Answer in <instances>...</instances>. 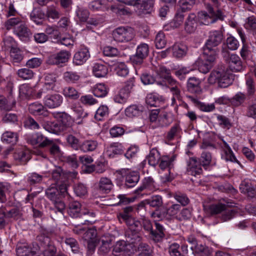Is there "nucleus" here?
<instances>
[{"instance_id": "1", "label": "nucleus", "mask_w": 256, "mask_h": 256, "mask_svg": "<svg viewBox=\"0 0 256 256\" xmlns=\"http://www.w3.org/2000/svg\"><path fill=\"white\" fill-rule=\"evenodd\" d=\"M66 190L67 188L66 184L60 185L59 188L55 186L51 185L45 190L46 198L54 203V208L62 214L66 206L60 198L66 192Z\"/></svg>"}, {"instance_id": "2", "label": "nucleus", "mask_w": 256, "mask_h": 256, "mask_svg": "<svg viewBox=\"0 0 256 256\" xmlns=\"http://www.w3.org/2000/svg\"><path fill=\"white\" fill-rule=\"evenodd\" d=\"M234 80V76L232 74L224 69L218 68L211 72L208 82L210 84L217 82L219 87L226 88L232 83Z\"/></svg>"}, {"instance_id": "3", "label": "nucleus", "mask_w": 256, "mask_h": 256, "mask_svg": "<svg viewBox=\"0 0 256 256\" xmlns=\"http://www.w3.org/2000/svg\"><path fill=\"white\" fill-rule=\"evenodd\" d=\"M208 13L201 11L198 13V18L201 22L205 25L214 22L217 20H223L224 16L219 10H214L210 4L207 6Z\"/></svg>"}, {"instance_id": "4", "label": "nucleus", "mask_w": 256, "mask_h": 256, "mask_svg": "<svg viewBox=\"0 0 256 256\" xmlns=\"http://www.w3.org/2000/svg\"><path fill=\"white\" fill-rule=\"evenodd\" d=\"M218 54L213 50L211 52L204 50L203 59L198 64V70L203 74L208 73L216 64Z\"/></svg>"}, {"instance_id": "5", "label": "nucleus", "mask_w": 256, "mask_h": 256, "mask_svg": "<svg viewBox=\"0 0 256 256\" xmlns=\"http://www.w3.org/2000/svg\"><path fill=\"white\" fill-rule=\"evenodd\" d=\"M112 35L114 40L124 42L132 40L134 37V32L131 28L119 27L113 30Z\"/></svg>"}, {"instance_id": "6", "label": "nucleus", "mask_w": 256, "mask_h": 256, "mask_svg": "<svg viewBox=\"0 0 256 256\" xmlns=\"http://www.w3.org/2000/svg\"><path fill=\"white\" fill-rule=\"evenodd\" d=\"M118 2L135 7L140 14L149 12L154 4L152 0H118Z\"/></svg>"}, {"instance_id": "7", "label": "nucleus", "mask_w": 256, "mask_h": 256, "mask_svg": "<svg viewBox=\"0 0 256 256\" xmlns=\"http://www.w3.org/2000/svg\"><path fill=\"white\" fill-rule=\"evenodd\" d=\"M223 38L224 36L220 30L210 32L204 50H207L210 52L214 50L218 54V50L216 47L221 43Z\"/></svg>"}, {"instance_id": "8", "label": "nucleus", "mask_w": 256, "mask_h": 256, "mask_svg": "<svg viewBox=\"0 0 256 256\" xmlns=\"http://www.w3.org/2000/svg\"><path fill=\"white\" fill-rule=\"evenodd\" d=\"M39 246L36 244H18L16 252L18 256H38Z\"/></svg>"}, {"instance_id": "9", "label": "nucleus", "mask_w": 256, "mask_h": 256, "mask_svg": "<svg viewBox=\"0 0 256 256\" xmlns=\"http://www.w3.org/2000/svg\"><path fill=\"white\" fill-rule=\"evenodd\" d=\"M149 54V46L148 44L142 43L138 45L135 54L132 56L130 60L134 65H140L143 63Z\"/></svg>"}, {"instance_id": "10", "label": "nucleus", "mask_w": 256, "mask_h": 256, "mask_svg": "<svg viewBox=\"0 0 256 256\" xmlns=\"http://www.w3.org/2000/svg\"><path fill=\"white\" fill-rule=\"evenodd\" d=\"M132 254V244H128L124 240H120L114 245L112 254L114 256H120L123 254L130 255Z\"/></svg>"}, {"instance_id": "11", "label": "nucleus", "mask_w": 256, "mask_h": 256, "mask_svg": "<svg viewBox=\"0 0 256 256\" xmlns=\"http://www.w3.org/2000/svg\"><path fill=\"white\" fill-rule=\"evenodd\" d=\"M27 140L31 144L38 145L40 148L48 146L50 140L40 133H36L29 136Z\"/></svg>"}, {"instance_id": "12", "label": "nucleus", "mask_w": 256, "mask_h": 256, "mask_svg": "<svg viewBox=\"0 0 256 256\" xmlns=\"http://www.w3.org/2000/svg\"><path fill=\"white\" fill-rule=\"evenodd\" d=\"M70 54L68 51H60V52L50 56L48 60L50 64L58 65L67 62L70 58Z\"/></svg>"}, {"instance_id": "13", "label": "nucleus", "mask_w": 256, "mask_h": 256, "mask_svg": "<svg viewBox=\"0 0 256 256\" xmlns=\"http://www.w3.org/2000/svg\"><path fill=\"white\" fill-rule=\"evenodd\" d=\"M126 242L128 244L135 245L142 240V236L139 230L128 228L126 232Z\"/></svg>"}, {"instance_id": "14", "label": "nucleus", "mask_w": 256, "mask_h": 256, "mask_svg": "<svg viewBox=\"0 0 256 256\" xmlns=\"http://www.w3.org/2000/svg\"><path fill=\"white\" fill-rule=\"evenodd\" d=\"M62 100V97L59 94H48L47 97L43 100V102L45 106L54 108L60 106Z\"/></svg>"}, {"instance_id": "15", "label": "nucleus", "mask_w": 256, "mask_h": 256, "mask_svg": "<svg viewBox=\"0 0 256 256\" xmlns=\"http://www.w3.org/2000/svg\"><path fill=\"white\" fill-rule=\"evenodd\" d=\"M70 109L73 112L74 118L78 124L82 123V119L86 117L87 112H85L84 109L79 103L74 102L70 106Z\"/></svg>"}, {"instance_id": "16", "label": "nucleus", "mask_w": 256, "mask_h": 256, "mask_svg": "<svg viewBox=\"0 0 256 256\" xmlns=\"http://www.w3.org/2000/svg\"><path fill=\"white\" fill-rule=\"evenodd\" d=\"M14 34L22 41H28L32 37V33L24 24H20L14 30Z\"/></svg>"}, {"instance_id": "17", "label": "nucleus", "mask_w": 256, "mask_h": 256, "mask_svg": "<svg viewBox=\"0 0 256 256\" xmlns=\"http://www.w3.org/2000/svg\"><path fill=\"white\" fill-rule=\"evenodd\" d=\"M90 54L88 48H84L76 52L74 56L73 62L77 66L84 64L89 58Z\"/></svg>"}, {"instance_id": "18", "label": "nucleus", "mask_w": 256, "mask_h": 256, "mask_svg": "<svg viewBox=\"0 0 256 256\" xmlns=\"http://www.w3.org/2000/svg\"><path fill=\"white\" fill-rule=\"evenodd\" d=\"M202 170L201 166L197 162L196 158H192L188 162L187 172L188 174L196 176L202 174Z\"/></svg>"}, {"instance_id": "19", "label": "nucleus", "mask_w": 256, "mask_h": 256, "mask_svg": "<svg viewBox=\"0 0 256 256\" xmlns=\"http://www.w3.org/2000/svg\"><path fill=\"white\" fill-rule=\"evenodd\" d=\"M42 126L48 132L58 134L62 131V128L60 126L59 121L50 122L44 120L42 124Z\"/></svg>"}, {"instance_id": "20", "label": "nucleus", "mask_w": 256, "mask_h": 256, "mask_svg": "<svg viewBox=\"0 0 256 256\" xmlns=\"http://www.w3.org/2000/svg\"><path fill=\"white\" fill-rule=\"evenodd\" d=\"M170 48H172V55L175 58H182L187 53L188 47L184 43L176 42Z\"/></svg>"}, {"instance_id": "21", "label": "nucleus", "mask_w": 256, "mask_h": 256, "mask_svg": "<svg viewBox=\"0 0 256 256\" xmlns=\"http://www.w3.org/2000/svg\"><path fill=\"white\" fill-rule=\"evenodd\" d=\"M124 152V148L119 142H113L107 146L106 154L110 158H112L116 154H121Z\"/></svg>"}, {"instance_id": "22", "label": "nucleus", "mask_w": 256, "mask_h": 256, "mask_svg": "<svg viewBox=\"0 0 256 256\" xmlns=\"http://www.w3.org/2000/svg\"><path fill=\"white\" fill-rule=\"evenodd\" d=\"M228 64L230 68L233 72H240L243 68L242 62L240 58L235 54L230 55Z\"/></svg>"}, {"instance_id": "23", "label": "nucleus", "mask_w": 256, "mask_h": 256, "mask_svg": "<svg viewBox=\"0 0 256 256\" xmlns=\"http://www.w3.org/2000/svg\"><path fill=\"white\" fill-rule=\"evenodd\" d=\"M197 27L196 16L195 14L190 13L188 14L184 24V30L188 33L195 32Z\"/></svg>"}, {"instance_id": "24", "label": "nucleus", "mask_w": 256, "mask_h": 256, "mask_svg": "<svg viewBox=\"0 0 256 256\" xmlns=\"http://www.w3.org/2000/svg\"><path fill=\"white\" fill-rule=\"evenodd\" d=\"M30 112L34 115H41L44 117H47L49 112L43 105L40 104L33 103L28 107Z\"/></svg>"}, {"instance_id": "25", "label": "nucleus", "mask_w": 256, "mask_h": 256, "mask_svg": "<svg viewBox=\"0 0 256 256\" xmlns=\"http://www.w3.org/2000/svg\"><path fill=\"white\" fill-rule=\"evenodd\" d=\"M201 81L196 77H190L187 83V88L189 92L194 94H200L202 89L200 86Z\"/></svg>"}, {"instance_id": "26", "label": "nucleus", "mask_w": 256, "mask_h": 256, "mask_svg": "<svg viewBox=\"0 0 256 256\" xmlns=\"http://www.w3.org/2000/svg\"><path fill=\"white\" fill-rule=\"evenodd\" d=\"M156 74L160 78L165 80L170 84H174L176 81L174 80L171 76L170 70L164 66H160L156 70Z\"/></svg>"}, {"instance_id": "27", "label": "nucleus", "mask_w": 256, "mask_h": 256, "mask_svg": "<svg viewBox=\"0 0 256 256\" xmlns=\"http://www.w3.org/2000/svg\"><path fill=\"white\" fill-rule=\"evenodd\" d=\"M146 102L148 105L150 106L160 107L164 103V100L161 96L150 94L146 98Z\"/></svg>"}, {"instance_id": "28", "label": "nucleus", "mask_w": 256, "mask_h": 256, "mask_svg": "<svg viewBox=\"0 0 256 256\" xmlns=\"http://www.w3.org/2000/svg\"><path fill=\"white\" fill-rule=\"evenodd\" d=\"M81 204L78 201H73L69 203L67 209L68 214L72 218L80 216Z\"/></svg>"}, {"instance_id": "29", "label": "nucleus", "mask_w": 256, "mask_h": 256, "mask_svg": "<svg viewBox=\"0 0 256 256\" xmlns=\"http://www.w3.org/2000/svg\"><path fill=\"white\" fill-rule=\"evenodd\" d=\"M92 72L96 77H105L108 73V68L104 64L96 63L93 66Z\"/></svg>"}, {"instance_id": "30", "label": "nucleus", "mask_w": 256, "mask_h": 256, "mask_svg": "<svg viewBox=\"0 0 256 256\" xmlns=\"http://www.w3.org/2000/svg\"><path fill=\"white\" fill-rule=\"evenodd\" d=\"M156 189V182L151 176L144 178L142 180V184L138 188L137 191L146 190L148 191H154Z\"/></svg>"}, {"instance_id": "31", "label": "nucleus", "mask_w": 256, "mask_h": 256, "mask_svg": "<svg viewBox=\"0 0 256 256\" xmlns=\"http://www.w3.org/2000/svg\"><path fill=\"white\" fill-rule=\"evenodd\" d=\"M226 205L219 202L210 204L208 207L204 206V208L208 213L211 215H214L222 212L226 208Z\"/></svg>"}, {"instance_id": "32", "label": "nucleus", "mask_w": 256, "mask_h": 256, "mask_svg": "<svg viewBox=\"0 0 256 256\" xmlns=\"http://www.w3.org/2000/svg\"><path fill=\"white\" fill-rule=\"evenodd\" d=\"M140 176L138 172H132L126 174L125 184L128 188L134 186L138 182Z\"/></svg>"}, {"instance_id": "33", "label": "nucleus", "mask_w": 256, "mask_h": 256, "mask_svg": "<svg viewBox=\"0 0 256 256\" xmlns=\"http://www.w3.org/2000/svg\"><path fill=\"white\" fill-rule=\"evenodd\" d=\"M192 251L194 254L199 256H210L212 253L210 248L202 244H198L194 248H192Z\"/></svg>"}, {"instance_id": "34", "label": "nucleus", "mask_w": 256, "mask_h": 256, "mask_svg": "<svg viewBox=\"0 0 256 256\" xmlns=\"http://www.w3.org/2000/svg\"><path fill=\"white\" fill-rule=\"evenodd\" d=\"M18 138V134L16 132L6 131L2 134V140L3 142L14 145L17 142Z\"/></svg>"}, {"instance_id": "35", "label": "nucleus", "mask_w": 256, "mask_h": 256, "mask_svg": "<svg viewBox=\"0 0 256 256\" xmlns=\"http://www.w3.org/2000/svg\"><path fill=\"white\" fill-rule=\"evenodd\" d=\"M156 230H153L152 239L155 242H159L162 240L164 236V228L163 226L158 222H155Z\"/></svg>"}, {"instance_id": "36", "label": "nucleus", "mask_w": 256, "mask_h": 256, "mask_svg": "<svg viewBox=\"0 0 256 256\" xmlns=\"http://www.w3.org/2000/svg\"><path fill=\"white\" fill-rule=\"evenodd\" d=\"M146 204L156 209L160 208L163 204V200L160 195H154L150 198L145 200Z\"/></svg>"}, {"instance_id": "37", "label": "nucleus", "mask_w": 256, "mask_h": 256, "mask_svg": "<svg viewBox=\"0 0 256 256\" xmlns=\"http://www.w3.org/2000/svg\"><path fill=\"white\" fill-rule=\"evenodd\" d=\"M98 146V143L96 140H86L81 144L80 150L84 152H92L95 150Z\"/></svg>"}, {"instance_id": "38", "label": "nucleus", "mask_w": 256, "mask_h": 256, "mask_svg": "<svg viewBox=\"0 0 256 256\" xmlns=\"http://www.w3.org/2000/svg\"><path fill=\"white\" fill-rule=\"evenodd\" d=\"M99 190L103 192L108 193L112 188L111 180L107 178H102L99 182Z\"/></svg>"}, {"instance_id": "39", "label": "nucleus", "mask_w": 256, "mask_h": 256, "mask_svg": "<svg viewBox=\"0 0 256 256\" xmlns=\"http://www.w3.org/2000/svg\"><path fill=\"white\" fill-rule=\"evenodd\" d=\"M246 98V95L241 92L236 94L230 98V104L234 106H239L243 104Z\"/></svg>"}, {"instance_id": "40", "label": "nucleus", "mask_w": 256, "mask_h": 256, "mask_svg": "<svg viewBox=\"0 0 256 256\" xmlns=\"http://www.w3.org/2000/svg\"><path fill=\"white\" fill-rule=\"evenodd\" d=\"M142 112V106L136 105H132L128 107L125 110L126 115L129 118H134L139 116Z\"/></svg>"}, {"instance_id": "41", "label": "nucleus", "mask_w": 256, "mask_h": 256, "mask_svg": "<svg viewBox=\"0 0 256 256\" xmlns=\"http://www.w3.org/2000/svg\"><path fill=\"white\" fill-rule=\"evenodd\" d=\"M14 158L16 160L26 163L30 159V154L28 150H20L14 153Z\"/></svg>"}, {"instance_id": "42", "label": "nucleus", "mask_w": 256, "mask_h": 256, "mask_svg": "<svg viewBox=\"0 0 256 256\" xmlns=\"http://www.w3.org/2000/svg\"><path fill=\"white\" fill-rule=\"evenodd\" d=\"M166 212L168 216V218H176L177 219L178 214L180 212L181 206L178 204H172L170 206H166Z\"/></svg>"}, {"instance_id": "43", "label": "nucleus", "mask_w": 256, "mask_h": 256, "mask_svg": "<svg viewBox=\"0 0 256 256\" xmlns=\"http://www.w3.org/2000/svg\"><path fill=\"white\" fill-rule=\"evenodd\" d=\"M132 254L137 251H140V252H149L150 254H152V252L150 246L146 243L142 242V241L136 244L132 245Z\"/></svg>"}, {"instance_id": "44", "label": "nucleus", "mask_w": 256, "mask_h": 256, "mask_svg": "<svg viewBox=\"0 0 256 256\" xmlns=\"http://www.w3.org/2000/svg\"><path fill=\"white\" fill-rule=\"evenodd\" d=\"M160 155L156 150L152 149L147 156L148 162L152 166H156L159 162L160 160Z\"/></svg>"}, {"instance_id": "45", "label": "nucleus", "mask_w": 256, "mask_h": 256, "mask_svg": "<svg viewBox=\"0 0 256 256\" xmlns=\"http://www.w3.org/2000/svg\"><path fill=\"white\" fill-rule=\"evenodd\" d=\"M31 20L37 24H42L44 14L40 10L34 9L30 14Z\"/></svg>"}, {"instance_id": "46", "label": "nucleus", "mask_w": 256, "mask_h": 256, "mask_svg": "<svg viewBox=\"0 0 256 256\" xmlns=\"http://www.w3.org/2000/svg\"><path fill=\"white\" fill-rule=\"evenodd\" d=\"M174 156L170 157L168 156H163L160 158L159 166L161 169L164 170L166 168H170L173 165L172 162L175 160Z\"/></svg>"}, {"instance_id": "47", "label": "nucleus", "mask_w": 256, "mask_h": 256, "mask_svg": "<svg viewBox=\"0 0 256 256\" xmlns=\"http://www.w3.org/2000/svg\"><path fill=\"white\" fill-rule=\"evenodd\" d=\"M150 216L152 218H156L158 220L169 219L166 212V208L156 209L151 213Z\"/></svg>"}, {"instance_id": "48", "label": "nucleus", "mask_w": 256, "mask_h": 256, "mask_svg": "<svg viewBox=\"0 0 256 256\" xmlns=\"http://www.w3.org/2000/svg\"><path fill=\"white\" fill-rule=\"evenodd\" d=\"M63 94L66 97L72 100H76L80 96L79 92L73 87L67 86L63 90Z\"/></svg>"}, {"instance_id": "49", "label": "nucleus", "mask_w": 256, "mask_h": 256, "mask_svg": "<svg viewBox=\"0 0 256 256\" xmlns=\"http://www.w3.org/2000/svg\"><path fill=\"white\" fill-rule=\"evenodd\" d=\"M114 70L116 74L120 76H126L128 74V70L126 66L123 62L115 64Z\"/></svg>"}, {"instance_id": "50", "label": "nucleus", "mask_w": 256, "mask_h": 256, "mask_svg": "<svg viewBox=\"0 0 256 256\" xmlns=\"http://www.w3.org/2000/svg\"><path fill=\"white\" fill-rule=\"evenodd\" d=\"M238 212L236 208H231L228 205H226V208L222 212V219L224 221H227L232 218Z\"/></svg>"}, {"instance_id": "51", "label": "nucleus", "mask_w": 256, "mask_h": 256, "mask_svg": "<svg viewBox=\"0 0 256 256\" xmlns=\"http://www.w3.org/2000/svg\"><path fill=\"white\" fill-rule=\"evenodd\" d=\"M61 127L62 128V131H65L68 128H70L72 124V120L70 116L66 114H64L60 117L59 121Z\"/></svg>"}, {"instance_id": "52", "label": "nucleus", "mask_w": 256, "mask_h": 256, "mask_svg": "<svg viewBox=\"0 0 256 256\" xmlns=\"http://www.w3.org/2000/svg\"><path fill=\"white\" fill-rule=\"evenodd\" d=\"M107 93L108 90L106 86L102 84H96L93 90V94L96 97H104L106 95Z\"/></svg>"}, {"instance_id": "53", "label": "nucleus", "mask_w": 256, "mask_h": 256, "mask_svg": "<svg viewBox=\"0 0 256 256\" xmlns=\"http://www.w3.org/2000/svg\"><path fill=\"white\" fill-rule=\"evenodd\" d=\"M109 114L108 108L106 106L102 105L100 106L96 111L94 118L98 120H101L106 116H108Z\"/></svg>"}, {"instance_id": "54", "label": "nucleus", "mask_w": 256, "mask_h": 256, "mask_svg": "<svg viewBox=\"0 0 256 256\" xmlns=\"http://www.w3.org/2000/svg\"><path fill=\"white\" fill-rule=\"evenodd\" d=\"M238 32L243 44L242 48L240 50V55L243 58L246 59L248 56L249 52L248 46L246 44V39L245 35L242 30H238Z\"/></svg>"}, {"instance_id": "55", "label": "nucleus", "mask_w": 256, "mask_h": 256, "mask_svg": "<svg viewBox=\"0 0 256 256\" xmlns=\"http://www.w3.org/2000/svg\"><path fill=\"white\" fill-rule=\"evenodd\" d=\"M212 159L211 153L208 150H204L202 152L200 158V162L202 166H207L210 164Z\"/></svg>"}, {"instance_id": "56", "label": "nucleus", "mask_w": 256, "mask_h": 256, "mask_svg": "<svg viewBox=\"0 0 256 256\" xmlns=\"http://www.w3.org/2000/svg\"><path fill=\"white\" fill-rule=\"evenodd\" d=\"M82 218L83 221L80 222L81 224H84L86 223L92 224L93 222L94 218L95 216V214L92 212H90L88 210H85L82 212L80 216Z\"/></svg>"}, {"instance_id": "57", "label": "nucleus", "mask_w": 256, "mask_h": 256, "mask_svg": "<svg viewBox=\"0 0 256 256\" xmlns=\"http://www.w3.org/2000/svg\"><path fill=\"white\" fill-rule=\"evenodd\" d=\"M224 143L226 160V161L230 160L232 162H236L238 163V161L236 160V158L234 156L230 148L226 142H224Z\"/></svg>"}, {"instance_id": "58", "label": "nucleus", "mask_w": 256, "mask_h": 256, "mask_svg": "<svg viewBox=\"0 0 256 256\" xmlns=\"http://www.w3.org/2000/svg\"><path fill=\"white\" fill-rule=\"evenodd\" d=\"M165 35L163 32H159L156 35L155 38V44L157 48H162L166 45Z\"/></svg>"}, {"instance_id": "59", "label": "nucleus", "mask_w": 256, "mask_h": 256, "mask_svg": "<svg viewBox=\"0 0 256 256\" xmlns=\"http://www.w3.org/2000/svg\"><path fill=\"white\" fill-rule=\"evenodd\" d=\"M66 141L68 144L74 150H78L82 143L80 142L79 140L75 136L72 134H69L66 138Z\"/></svg>"}, {"instance_id": "60", "label": "nucleus", "mask_w": 256, "mask_h": 256, "mask_svg": "<svg viewBox=\"0 0 256 256\" xmlns=\"http://www.w3.org/2000/svg\"><path fill=\"white\" fill-rule=\"evenodd\" d=\"M17 74L18 76L24 80H28L34 76L33 72L26 68H21L18 70Z\"/></svg>"}, {"instance_id": "61", "label": "nucleus", "mask_w": 256, "mask_h": 256, "mask_svg": "<svg viewBox=\"0 0 256 256\" xmlns=\"http://www.w3.org/2000/svg\"><path fill=\"white\" fill-rule=\"evenodd\" d=\"M80 78V76L74 72H66L64 74V80L68 82L74 83L78 80Z\"/></svg>"}, {"instance_id": "62", "label": "nucleus", "mask_w": 256, "mask_h": 256, "mask_svg": "<svg viewBox=\"0 0 256 256\" xmlns=\"http://www.w3.org/2000/svg\"><path fill=\"white\" fill-rule=\"evenodd\" d=\"M173 196L177 202H180L183 206L187 205L190 202V200L187 196L180 192L174 193Z\"/></svg>"}, {"instance_id": "63", "label": "nucleus", "mask_w": 256, "mask_h": 256, "mask_svg": "<svg viewBox=\"0 0 256 256\" xmlns=\"http://www.w3.org/2000/svg\"><path fill=\"white\" fill-rule=\"evenodd\" d=\"M134 211V208L132 206H128L123 208V211L120 214V216L126 221L129 220L132 217V214Z\"/></svg>"}, {"instance_id": "64", "label": "nucleus", "mask_w": 256, "mask_h": 256, "mask_svg": "<svg viewBox=\"0 0 256 256\" xmlns=\"http://www.w3.org/2000/svg\"><path fill=\"white\" fill-rule=\"evenodd\" d=\"M20 24L22 23L20 18H9L6 22L4 26L7 30H10L16 26L20 25Z\"/></svg>"}]
</instances>
